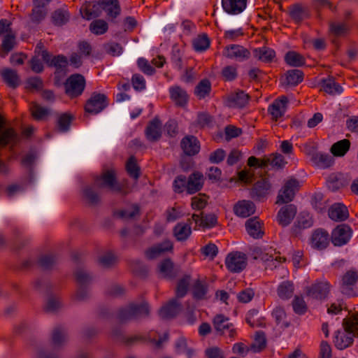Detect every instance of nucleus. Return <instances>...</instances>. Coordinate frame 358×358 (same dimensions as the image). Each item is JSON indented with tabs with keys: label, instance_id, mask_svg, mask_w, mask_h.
<instances>
[{
	"label": "nucleus",
	"instance_id": "nucleus-1",
	"mask_svg": "<svg viewBox=\"0 0 358 358\" xmlns=\"http://www.w3.org/2000/svg\"><path fill=\"white\" fill-rule=\"evenodd\" d=\"M343 331L338 330L334 336V343L339 350L350 346L354 338L358 336V312L352 313L343 320Z\"/></svg>",
	"mask_w": 358,
	"mask_h": 358
},
{
	"label": "nucleus",
	"instance_id": "nucleus-2",
	"mask_svg": "<svg viewBox=\"0 0 358 358\" xmlns=\"http://www.w3.org/2000/svg\"><path fill=\"white\" fill-rule=\"evenodd\" d=\"M86 87V80L80 73H73L69 76L64 83V92L70 99L81 96Z\"/></svg>",
	"mask_w": 358,
	"mask_h": 358
},
{
	"label": "nucleus",
	"instance_id": "nucleus-3",
	"mask_svg": "<svg viewBox=\"0 0 358 358\" xmlns=\"http://www.w3.org/2000/svg\"><path fill=\"white\" fill-rule=\"evenodd\" d=\"M94 183L99 189L107 188L115 192L122 191V186L117 181L114 169L104 170L100 176L94 178Z\"/></svg>",
	"mask_w": 358,
	"mask_h": 358
},
{
	"label": "nucleus",
	"instance_id": "nucleus-4",
	"mask_svg": "<svg viewBox=\"0 0 358 358\" xmlns=\"http://www.w3.org/2000/svg\"><path fill=\"white\" fill-rule=\"evenodd\" d=\"M247 256L241 252L229 253L224 261L225 266L231 273H238L244 270L247 266Z\"/></svg>",
	"mask_w": 358,
	"mask_h": 358
},
{
	"label": "nucleus",
	"instance_id": "nucleus-5",
	"mask_svg": "<svg viewBox=\"0 0 358 358\" xmlns=\"http://www.w3.org/2000/svg\"><path fill=\"white\" fill-rule=\"evenodd\" d=\"M299 187V182L294 178H289L286 180L279 191L276 203L282 204L292 201Z\"/></svg>",
	"mask_w": 358,
	"mask_h": 358
},
{
	"label": "nucleus",
	"instance_id": "nucleus-6",
	"mask_svg": "<svg viewBox=\"0 0 358 358\" xmlns=\"http://www.w3.org/2000/svg\"><path fill=\"white\" fill-rule=\"evenodd\" d=\"M214 328L218 334L234 339L236 336V329L234 324L229 322L228 317L223 315H217L213 319Z\"/></svg>",
	"mask_w": 358,
	"mask_h": 358
},
{
	"label": "nucleus",
	"instance_id": "nucleus-7",
	"mask_svg": "<svg viewBox=\"0 0 358 358\" xmlns=\"http://www.w3.org/2000/svg\"><path fill=\"white\" fill-rule=\"evenodd\" d=\"M108 105L107 96L101 93L93 92L87 100L85 110L91 114H98Z\"/></svg>",
	"mask_w": 358,
	"mask_h": 358
},
{
	"label": "nucleus",
	"instance_id": "nucleus-8",
	"mask_svg": "<svg viewBox=\"0 0 358 358\" xmlns=\"http://www.w3.org/2000/svg\"><path fill=\"white\" fill-rule=\"evenodd\" d=\"M74 275L80 287L75 294V298L77 300H83L87 296V291L84 287L92 280V276L85 269L79 268L76 270Z\"/></svg>",
	"mask_w": 358,
	"mask_h": 358
},
{
	"label": "nucleus",
	"instance_id": "nucleus-9",
	"mask_svg": "<svg viewBox=\"0 0 358 358\" xmlns=\"http://www.w3.org/2000/svg\"><path fill=\"white\" fill-rule=\"evenodd\" d=\"M20 141L17 133L13 128L6 127L4 120L0 115V146H14Z\"/></svg>",
	"mask_w": 358,
	"mask_h": 358
},
{
	"label": "nucleus",
	"instance_id": "nucleus-10",
	"mask_svg": "<svg viewBox=\"0 0 358 358\" xmlns=\"http://www.w3.org/2000/svg\"><path fill=\"white\" fill-rule=\"evenodd\" d=\"M352 231L346 224L338 225L331 233V242L335 246H342L348 243L351 238Z\"/></svg>",
	"mask_w": 358,
	"mask_h": 358
},
{
	"label": "nucleus",
	"instance_id": "nucleus-11",
	"mask_svg": "<svg viewBox=\"0 0 358 358\" xmlns=\"http://www.w3.org/2000/svg\"><path fill=\"white\" fill-rule=\"evenodd\" d=\"M223 55L231 59L243 62L250 57V52L242 45L233 44L224 48Z\"/></svg>",
	"mask_w": 358,
	"mask_h": 358
},
{
	"label": "nucleus",
	"instance_id": "nucleus-12",
	"mask_svg": "<svg viewBox=\"0 0 358 358\" xmlns=\"http://www.w3.org/2000/svg\"><path fill=\"white\" fill-rule=\"evenodd\" d=\"M358 281V271L355 269H350L346 271L341 278V290L344 294L350 296L352 294V287Z\"/></svg>",
	"mask_w": 358,
	"mask_h": 358
},
{
	"label": "nucleus",
	"instance_id": "nucleus-13",
	"mask_svg": "<svg viewBox=\"0 0 358 358\" xmlns=\"http://www.w3.org/2000/svg\"><path fill=\"white\" fill-rule=\"evenodd\" d=\"M288 99L285 96H281L276 99L268 108L272 119L277 120L282 117L287 108Z\"/></svg>",
	"mask_w": 358,
	"mask_h": 358
},
{
	"label": "nucleus",
	"instance_id": "nucleus-14",
	"mask_svg": "<svg viewBox=\"0 0 358 358\" xmlns=\"http://www.w3.org/2000/svg\"><path fill=\"white\" fill-rule=\"evenodd\" d=\"M171 100L178 107L184 108L187 106L189 96L185 90L178 85H173L169 89Z\"/></svg>",
	"mask_w": 358,
	"mask_h": 358
},
{
	"label": "nucleus",
	"instance_id": "nucleus-15",
	"mask_svg": "<svg viewBox=\"0 0 358 358\" xmlns=\"http://www.w3.org/2000/svg\"><path fill=\"white\" fill-rule=\"evenodd\" d=\"M296 207L293 204L282 207L278 211L276 217L278 224L282 227L288 226L296 216Z\"/></svg>",
	"mask_w": 358,
	"mask_h": 358
},
{
	"label": "nucleus",
	"instance_id": "nucleus-16",
	"mask_svg": "<svg viewBox=\"0 0 358 358\" xmlns=\"http://www.w3.org/2000/svg\"><path fill=\"white\" fill-rule=\"evenodd\" d=\"M45 62V48L43 42L40 41L36 46L35 55L30 61L31 70L35 73H41L43 70Z\"/></svg>",
	"mask_w": 358,
	"mask_h": 358
},
{
	"label": "nucleus",
	"instance_id": "nucleus-17",
	"mask_svg": "<svg viewBox=\"0 0 358 358\" xmlns=\"http://www.w3.org/2000/svg\"><path fill=\"white\" fill-rule=\"evenodd\" d=\"M80 13L83 18L90 20L101 15V6L99 1L85 2L80 8Z\"/></svg>",
	"mask_w": 358,
	"mask_h": 358
},
{
	"label": "nucleus",
	"instance_id": "nucleus-18",
	"mask_svg": "<svg viewBox=\"0 0 358 358\" xmlns=\"http://www.w3.org/2000/svg\"><path fill=\"white\" fill-rule=\"evenodd\" d=\"M249 98V95L243 91H238L229 94L227 97L226 102L230 108H241L248 104Z\"/></svg>",
	"mask_w": 358,
	"mask_h": 358
},
{
	"label": "nucleus",
	"instance_id": "nucleus-19",
	"mask_svg": "<svg viewBox=\"0 0 358 358\" xmlns=\"http://www.w3.org/2000/svg\"><path fill=\"white\" fill-rule=\"evenodd\" d=\"M184 153L189 156L195 155L200 150V143L193 136H187L183 138L180 143Z\"/></svg>",
	"mask_w": 358,
	"mask_h": 358
},
{
	"label": "nucleus",
	"instance_id": "nucleus-20",
	"mask_svg": "<svg viewBox=\"0 0 358 358\" xmlns=\"http://www.w3.org/2000/svg\"><path fill=\"white\" fill-rule=\"evenodd\" d=\"M329 289L327 282H320L307 287V296L317 299H322L326 296Z\"/></svg>",
	"mask_w": 358,
	"mask_h": 358
},
{
	"label": "nucleus",
	"instance_id": "nucleus-21",
	"mask_svg": "<svg viewBox=\"0 0 358 358\" xmlns=\"http://www.w3.org/2000/svg\"><path fill=\"white\" fill-rule=\"evenodd\" d=\"M247 0H222L223 10L230 15H238L246 8Z\"/></svg>",
	"mask_w": 358,
	"mask_h": 358
},
{
	"label": "nucleus",
	"instance_id": "nucleus-22",
	"mask_svg": "<svg viewBox=\"0 0 358 358\" xmlns=\"http://www.w3.org/2000/svg\"><path fill=\"white\" fill-rule=\"evenodd\" d=\"M173 249V243L169 240H166L161 243L156 244L150 248L146 252L145 255L148 259H153L161 256L162 254Z\"/></svg>",
	"mask_w": 358,
	"mask_h": 358
},
{
	"label": "nucleus",
	"instance_id": "nucleus-23",
	"mask_svg": "<svg viewBox=\"0 0 358 358\" xmlns=\"http://www.w3.org/2000/svg\"><path fill=\"white\" fill-rule=\"evenodd\" d=\"M271 185L266 179L257 181L251 191V196L259 201L263 200L268 195Z\"/></svg>",
	"mask_w": 358,
	"mask_h": 358
},
{
	"label": "nucleus",
	"instance_id": "nucleus-24",
	"mask_svg": "<svg viewBox=\"0 0 358 358\" xmlns=\"http://www.w3.org/2000/svg\"><path fill=\"white\" fill-rule=\"evenodd\" d=\"M234 211L238 217H247L255 213V206L250 201L242 200L234 206Z\"/></svg>",
	"mask_w": 358,
	"mask_h": 358
},
{
	"label": "nucleus",
	"instance_id": "nucleus-25",
	"mask_svg": "<svg viewBox=\"0 0 358 358\" xmlns=\"http://www.w3.org/2000/svg\"><path fill=\"white\" fill-rule=\"evenodd\" d=\"M329 241V234L322 229L315 231L310 240L312 247L320 250L325 248L328 245Z\"/></svg>",
	"mask_w": 358,
	"mask_h": 358
},
{
	"label": "nucleus",
	"instance_id": "nucleus-26",
	"mask_svg": "<svg viewBox=\"0 0 358 358\" xmlns=\"http://www.w3.org/2000/svg\"><path fill=\"white\" fill-rule=\"evenodd\" d=\"M310 159L316 166L321 169H327L334 163V159L331 155L320 152H313Z\"/></svg>",
	"mask_w": 358,
	"mask_h": 358
},
{
	"label": "nucleus",
	"instance_id": "nucleus-27",
	"mask_svg": "<svg viewBox=\"0 0 358 358\" xmlns=\"http://www.w3.org/2000/svg\"><path fill=\"white\" fill-rule=\"evenodd\" d=\"M203 176L199 172H194L191 174L187 180V192L189 194H194L199 191L203 185Z\"/></svg>",
	"mask_w": 358,
	"mask_h": 358
},
{
	"label": "nucleus",
	"instance_id": "nucleus-28",
	"mask_svg": "<svg viewBox=\"0 0 358 358\" xmlns=\"http://www.w3.org/2000/svg\"><path fill=\"white\" fill-rule=\"evenodd\" d=\"M180 310V304L176 299H173L159 311V316L163 319L175 317Z\"/></svg>",
	"mask_w": 358,
	"mask_h": 358
},
{
	"label": "nucleus",
	"instance_id": "nucleus-29",
	"mask_svg": "<svg viewBox=\"0 0 358 358\" xmlns=\"http://www.w3.org/2000/svg\"><path fill=\"white\" fill-rule=\"evenodd\" d=\"M262 224L257 217L250 218L245 223L246 231L250 236L255 238H261L264 234Z\"/></svg>",
	"mask_w": 358,
	"mask_h": 358
},
{
	"label": "nucleus",
	"instance_id": "nucleus-30",
	"mask_svg": "<svg viewBox=\"0 0 358 358\" xmlns=\"http://www.w3.org/2000/svg\"><path fill=\"white\" fill-rule=\"evenodd\" d=\"M145 135L150 141H158L162 136V123L155 118L146 127Z\"/></svg>",
	"mask_w": 358,
	"mask_h": 358
},
{
	"label": "nucleus",
	"instance_id": "nucleus-31",
	"mask_svg": "<svg viewBox=\"0 0 358 358\" xmlns=\"http://www.w3.org/2000/svg\"><path fill=\"white\" fill-rule=\"evenodd\" d=\"M329 216L333 220L341 222L348 217L349 213L345 206L341 203H335L329 208Z\"/></svg>",
	"mask_w": 358,
	"mask_h": 358
},
{
	"label": "nucleus",
	"instance_id": "nucleus-32",
	"mask_svg": "<svg viewBox=\"0 0 358 358\" xmlns=\"http://www.w3.org/2000/svg\"><path fill=\"white\" fill-rule=\"evenodd\" d=\"M101 12L104 10L107 15L115 18L120 13V6L117 0H100Z\"/></svg>",
	"mask_w": 358,
	"mask_h": 358
},
{
	"label": "nucleus",
	"instance_id": "nucleus-33",
	"mask_svg": "<svg viewBox=\"0 0 358 358\" xmlns=\"http://www.w3.org/2000/svg\"><path fill=\"white\" fill-rule=\"evenodd\" d=\"M192 233L191 226L189 223L180 222L173 228V235L179 241H182L190 236Z\"/></svg>",
	"mask_w": 358,
	"mask_h": 358
},
{
	"label": "nucleus",
	"instance_id": "nucleus-34",
	"mask_svg": "<svg viewBox=\"0 0 358 358\" xmlns=\"http://www.w3.org/2000/svg\"><path fill=\"white\" fill-rule=\"evenodd\" d=\"M294 292V286L292 282L286 280L282 282L277 288V294L282 300L290 299Z\"/></svg>",
	"mask_w": 358,
	"mask_h": 358
},
{
	"label": "nucleus",
	"instance_id": "nucleus-35",
	"mask_svg": "<svg viewBox=\"0 0 358 358\" xmlns=\"http://www.w3.org/2000/svg\"><path fill=\"white\" fill-rule=\"evenodd\" d=\"M94 182L92 185H87L83 189V197L88 203L91 204H96L100 201L99 194L96 189H98Z\"/></svg>",
	"mask_w": 358,
	"mask_h": 358
},
{
	"label": "nucleus",
	"instance_id": "nucleus-36",
	"mask_svg": "<svg viewBox=\"0 0 358 358\" xmlns=\"http://www.w3.org/2000/svg\"><path fill=\"white\" fill-rule=\"evenodd\" d=\"M34 8L31 15V20L34 23L41 22L45 16V0H33Z\"/></svg>",
	"mask_w": 358,
	"mask_h": 358
},
{
	"label": "nucleus",
	"instance_id": "nucleus-37",
	"mask_svg": "<svg viewBox=\"0 0 358 358\" xmlns=\"http://www.w3.org/2000/svg\"><path fill=\"white\" fill-rule=\"evenodd\" d=\"M253 55L257 59L263 62H271L275 56V51L267 47H262L254 50Z\"/></svg>",
	"mask_w": 358,
	"mask_h": 358
},
{
	"label": "nucleus",
	"instance_id": "nucleus-38",
	"mask_svg": "<svg viewBox=\"0 0 358 358\" xmlns=\"http://www.w3.org/2000/svg\"><path fill=\"white\" fill-rule=\"evenodd\" d=\"M350 142L348 139H343L334 143L330 149L331 154L335 157H343L349 150Z\"/></svg>",
	"mask_w": 358,
	"mask_h": 358
},
{
	"label": "nucleus",
	"instance_id": "nucleus-39",
	"mask_svg": "<svg viewBox=\"0 0 358 358\" xmlns=\"http://www.w3.org/2000/svg\"><path fill=\"white\" fill-rule=\"evenodd\" d=\"M4 82L10 87L15 88L20 85V78L17 72L13 69H6L1 71Z\"/></svg>",
	"mask_w": 358,
	"mask_h": 358
},
{
	"label": "nucleus",
	"instance_id": "nucleus-40",
	"mask_svg": "<svg viewBox=\"0 0 358 358\" xmlns=\"http://www.w3.org/2000/svg\"><path fill=\"white\" fill-rule=\"evenodd\" d=\"M321 87L323 91L330 94H341L343 91L341 86L336 83L333 78L323 79Z\"/></svg>",
	"mask_w": 358,
	"mask_h": 358
},
{
	"label": "nucleus",
	"instance_id": "nucleus-41",
	"mask_svg": "<svg viewBox=\"0 0 358 358\" xmlns=\"http://www.w3.org/2000/svg\"><path fill=\"white\" fill-rule=\"evenodd\" d=\"M62 307L59 298L46 290V312H57Z\"/></svg>",
	"mask_w": 358,
	"mask_h": 358
},
{
	"label": "nucleus",
	"instance_id": "nucleus-42",
	"mask_svg": "<svg viewBox=\"0 0 358 358\" xmlns=\"http://www.w3.org/2000/svg\"><path fill=\"white\" fill-rule=\"evenodd\" d=\"M285 60L286 63L291 66H301L305 62V57L295 51H289L285 55Z\"/></svg>",
	"mask_w": 358,
	"mask_h": 358
},
{
	"label": "nucleus",
	"instance_id": "nucleus-43",
	"mask_svg": "<svg viewBox=\"0 0 358 358\" xmlns=\"http://www.w3.org/2000/svg\"><path fill=\"white\" fill-rule=\"evenodd\" d=\"M303 74L301 71L293 69L288 71L285 74L284 84L286 85H297L303 80Z\"/></svg>",
	"mask_w": 358,
	"mask_h": 358
},
{
	"label": "nucleus",
	"instance_id": "nucleus-44",
	"mask_svg": "<svg viewBox=\"0 0 358 358\" xmlns=\"http://www.w3.org/2000/svg\"><path fill=\"white\" fill-rule=\"evenodd\" d=\"M176 351L180 354H185L187 358H192L194 355V350L185 338H180L176 343Z\"/></svg>",
	"mask_w": 358,
	"mask_h": 358
},
{
	"label": "nucleus",
	"instance_id": "nucleus-45",
	"mask_svg": "<svg viewBox=\"0 0 358 358\" xmlns=\"http://www.w3.org/2000/svg\"><path fill=\"white\" fill-rule=\"evenodd\" d=\"M24 266H37L43 268L45 266V255L42 250L35 252L29 259L24 262Z\"/></svg>",
	"mask_w": 358,
	"mask_h": 358
},
{
	"label": "nucleus",
	"instance_id": "nucleus-46",
	"mask_svg": "<svg viewBox=\"0 0 358 358\" xmlns=\"http://www.w3.org/2000/svg\"><path fill=\"white\" fill-rule=\"evenodd\" d=\"M70 18L69 12L64 8L56 10L51 16L52 23L57 26H62L66 24Z\"/></svg>",
	"mask_w": 358,
	"mask_h": 358
},
{
	"label": "nucleus",
	"instance_id": "nucleus-47",
	"mask_svg": "<svg viewBox=\"0 0 358 358\" xmlns=\"http://www.w3.org/2000/svg\"><path fill=\"white\" fill-rule=\"evenodd\" d=\"M136 313L135 312L134 304L131 303L120 309L117 317L119 321L124 322L130 320L136 319Z\"/></svg>",
	"mask_w": 358,
	"mask_h": 358
},
{
	"label": "nucleus",
	"instance_id": "nucleus-48",
	"mask_svg": "<svg viewBox=\"0 0 358 358\" xmlns=\"http://www.w3.org/2000/svg\"><path fill=\"white\" fill-rule=\"evenodd\" d=\"M272 316L275 319L277 325L281 328L285 329L289 326V322L287 320L286 313L282 308H275L272 312Z\"/></svg>",
	"mask_w": 358,
	"mask_h": 358
},
{
	"label": "nucleus",
	"instance_id": "nucleus-49",
	"mask_svg": "<svg viewBox=\"0 0 358 358\" xmlns=\"http://www.w3.org/2000/svg\"><path fill=\"white\" fill-rule=\"evenodd\" d=\"M192 220L200 226L204 227H212L215 225L217 218L214 215L210 214L200 217L199 215L193 214L192 216Z\"/></svg>",
	"mask_w": 358,
	"mask_h": 358
},
{
	"label": "nucleus",
	"instance_id": "nucleus-50",
	"mask_svg": "<svg viewBox=\"0 0 358 358\" xmlns=\"http://www.w3.org/2000/svg\"><path fill=\"white\" fill-rule=\"evenodd\" d=\"M210 90V82L207 79H204L201 80L199 83V84L196 86L194 90V94L199 99H204L206 96L209 94Z\"/></svg>",
	"mask_w": 358,
	"mask_h": 358
},
{
	"label": "nucleus",
	"instance_id": "nucleus-51",
	"mask_svg": "<svg viewBox=\"0 0 358 358\" xmlns=\"http://www.w3.org/2000/svg\"><path fill=\"white\" fill-rule=\"evenodd\" d=\"M191 276L189 275H184L178 282L176 294L177 298H182L187 292Z\"/></svg>",
	"mask_w": 358,
	"mask_h": 358
},
{
	"label": "nucleus",
	"instance_id": "nucleus-52",
	"mask_svg": "<svg viewBox=\"0 0 358 358\" xmlns=\"http://www.w3.org/2000/svg\"><path fill=\"white\" fill-rule=\"evenodd\" d=\"M73 117L67 113L60 114L57 118V128L61 132H66L69 129Z\"/></svg>",
	"mask_w": 358,
	"mask_h": 358
},
{
	"label": "nucleus",
	"instance_id": "nucleus-53",
	"mask_svg": "<svg viewBox=\"0 0 358 358\" xmlns=\"http://www.w3.org/2000/svg\"><path fill=\"white\" fill-rule=\"evenodd\" d=\"M313 225V220L309 214L301 213L299 216L296 222L293 227L294 231L297 233V229H306Z\"/></svg>",
	"mask_w": 358,
	"mask_h": 358
},
{
	"label": "nucleus",
	"instance_id": "nucleus-54",
	"mask_svg": "<svg viewBox=\"0 0 358 358\" xmlns=\"http://www.w3.org/2000/svg\"><path fill=\"white\" fill-rule=\"evenodd\" d=\"M210 46V40L207 35H200L193 41L194 49L197 52H203Z\"/></svg>",
	"mask_w": 358,
	"mask_h": 358
},
{
	"label": "nucleus",
	"instance_id": "nucleus-55",
	"mask_svg": "<svg viewBox=\"0 0 358 358\" xmlns=\"http://www.w3.org/2000/svg\"><path fill=\"white\" fill-rule=\"evenodd\" d=\"M173 262L169 259L162 261L159 265V273L164 278H173Z\"/></svg>",
	"mask_w": 358,
	"mask_h": 358
},
{
	"label": "nucleus",
	"instance_id": "nucleus-56",
	"mask_svg": "<svg viewBox=\"0 0 358 358\" xmlns=\"http://www.w3.org/2000/svg\"><path fill=\"white\" fill-rule=\"evenodd\" d=\"M108 26L103 20H95L90 25V30L96 35H101L107 31Z\"/></svg>",
	"mask_w": 358,
	"mask_h": 358
},
{
	"label": "nucleus",
	"instance_id": "nucleus-57",
	"mask_svg": "<svg viewBox=\"0 0 358 358\" xmlns=\"http://www.w3.org/2000/svg\"><path fill=\"white\" fill-rule=\"evenodd\" d=\"M208 291L207 285L204 282L198 280L193 286V296L196 299H203Z\"/></svg>",
	"mask_w": 358,
	"mask_h": 358
},
{
	"label": "nucleus",
	"instance_id": "nucleus-58",
	"mask_svg": "<svg viewBox=\"0 0 358 358\" xmlns=\"http://www.w3.org/2000/svg\"><path fill=\"white\" fill-rule=\"evenodd\" d=\"M116 262L117 257L111 251L104 252L98 258L99 264L105 268L114 265Z\"/></svg>",
	"mask_w": 358,
	"mask_h": 358
},
{
	"label": "nucleus",
	"instance_id": "nucleus-59",
	"mask_svg": "<svg viewBox=\"0 0 358 358\" xmlns=\"http://www.w3.org/2000/svg\"><path fill=\"white\" fill-rule=\"evenodd\" d=\"M306 12L300 5H294L290 7L289 15L296 22H299L306 17Z\"/></svg>",
	"mask_w": 358,
	"mask_h": 358
},
{
	"label": "nucleus",
	"instance_id": "nucleus-60",
	"mask_svg": "<svg viewBox=\"0 0 358 358\" xmlns=\"http://www.w3.org/2000/svg\"><path fill=\"white\" fill-rule=\"evenodd\" d=\"M16 45L15 35L13 32H8L3 36L1 48L6 53L10 52Z\"/></svg>",
	"mask_w": 358,
	"mask_h": 358
},
{
	"label": "nucleus",
	"instance_id": "nucleus-61",
	"mask_svg": "<svg viewBox=\"0 0 358 358\" xmlns=\"http://www.w3.org/2000/svg\"><path fill=\"white\" fill-rule=\"evenodd\" d=\"M67 334L64 328L57 327L53 331L52 340L55 345L64 343L67 341Z\"/></svg>",
	"mask_w": 358,
	"mask_h": 358
},
{
	"label": "nucleus",
	"instance_id": "nucleus-62",
	"mask_svg": "<svg viewBox=\"0 0 358 358\" xmlns=\"http://www.w3.org/2000/svg\"><path fill=\"white\" fill-rule=\"evenodd\" d=\"M292 307L295 313L298 315H303L307 310V306L301 296H295L292 301Z\"/></svg>",
	"mask_w": 358,
	"mask_h": 358
},
{
	"label": "nucleus",
	"instance_id": "nucleus-63",
	"mask_svg": "<svg viewBox=\"0 0 358 358\" xmlns=\"http://www.w3.org/2000/svg\"><path fill=\"white\" fill-rule=\"evenodd\" d=\"M50 62V65L55 66L57 69H63L68 64V59L63 55H57L50 59V55L46 52V63Z\"/></svg>",
	"mask_w": 358,
	"mask_h": 358
},
{
	"label": "nucleus",
	"instance_id": "nucleus-64",
	"mask_svg": "<svg viewBox=\"0 0 358 358\" xmlns=\"http://www.w3.org/2000/svg\"><path fill=\"white\" fill-rule=\"evenodd\" d=\"M341 175L333 173L327 179L328 187L332 191H336L344 185L342 181Z\"/></svg>",
	"mask_w": 358,
	"mask_h": 358
}]
</instances>
